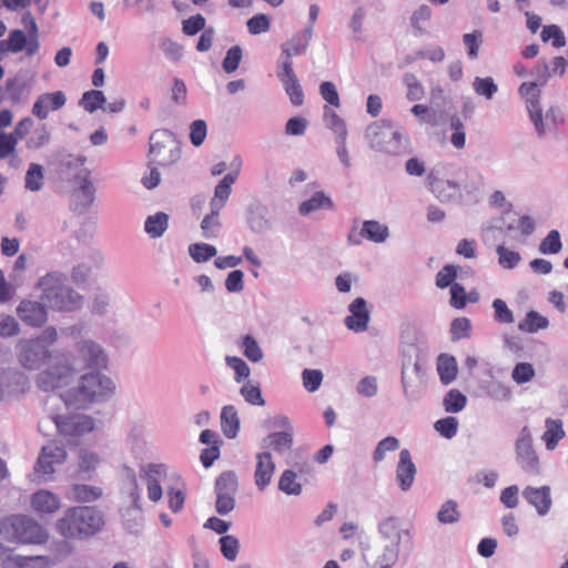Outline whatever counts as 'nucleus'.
Here are the masks:
<instances>
[{
	"instance_id": "f257e3e1",
	"label": "nucleus",
	"mask_w": 568,
	"mask_h": 568,
	"mask_svg": "<svg viewBox=\"0 0 568 568\" xmlns=\"http://www.w3.org/2000/svg\"><path fill=\"white\" fill-rule=\"evenodd\" d=\"M74 351L75 355H47L41 365L38 359V387L44 390L60 388L68 385L79 371L106 366L104 349L92 339L79 341Z\"/></svg>"
},
{
	"instance_id": "f03ea898",
	"label": "nucleus",
	"mask_w": 568,
	"mask_h": 568,
	"mask_svg": "<svg viewBox=\"0 0 568 568\" xmlns=\"http://www.w3.org/2000/svg\"><path fill=\"white\" fill-rule=\"evenodd\" d=\"M409 531L397 517H387L377 524L376 535L363 549V559L368 568H394L400 558L402 545Z\"/></svg>"
},
{
	"instance_id": "7ed1b4c3",
	"label": "nucleus",
	"mask_w": 568,
	"mask_h": 568,
	"mask_svg": "<svg viewBox=\"0 0 568 568\" xmlns=\"http://www.w3.org/2000/svg\"><path fill=\"white\" fill-rule=\"evenodd\" d=\"M425 347L422 334L414 327L407 326L400 333V384L404 397L415 402L422 395L420 355Z\"/></svg>"
},
{
	"instance_id": "20e7f679",
	"label": "nucleus",
	"mask_w": 568,
	"mask_h": 568,
	"mask_svg": "<svg viewBox=\"0 0 568 568\" xmlns=\"http://www.w3.org/2000/svg\"><path fill=\"white\" fill-rule=\"evenodd\" d=\"M64 282V276L59 273L47 274L38 282V326L47 321L41 308L72 312L81 307L83 296Z\"/></svg>"
},
{
	"instance_id": "39448f33",
	"label": "nucleus",
	"mask_w": 568,
	"mask_h": 568,
	"mask_svg": "<svg viewBox=\"0 0 568 568\" xmlns=\"http://www.w3.org/2000/svg\"><path fill=\"white\" fill-rule=\"evenodd\" d=\"M115 393V384L106 375L100 372H91L82 375L77 385L61 394V399L68 408L89 409L98 403H102Z\"/></svg>"
},
{
	"instance_id": "423d86ee",
	"label": "nucleus",
	"mask_w": 568,
	"mask_h": 568,
	"mask_svg": "<svg viewBox=\"0 0 568 568\" xmlns=\"http://www.w3.org/2000/svg\"><path fill=\"white\" fill-rule=\"evenodd\" d=\"M365 139L371 149L398 156L409 152L410 141L404 129L383 119L366 128Z\"/></svg>"
},
{
	"instance_id": "0eeeda50",
	"label": "nucleus",
	"mask_w": 568,
	"mask_h": 568,
	"mask_svg": "<svg viewBox=\"0 0 568 568\" xmlns=\"http://www.w3.org/2000/svg\"><path fill=\"white\" fill-rule=\"evenodd\" d=\"M104 525L103 514L93 507L75 506L69 508L57 524V530L65 538H88Z\"/></svg>"
},
{
	"instance_id": "6e6552de",
	"label": "nucleus",
	"mask_w": 568,
	"mask_h": 568,
	"mask_svg": "<svg viewBox=\"0 0 568 568\" xmlns=\"http://www.w3.org/2000/svg\"><path fill=\"white\" fill-rule=\"evenodd\" d=\"M122 478L123 491L131 501V507L125 509L122 514L123 524L130 532L138 534L143 527L141 489L138 485L136 474L132 467L124 466L122 468Z\"/></svg>"
},
{
	"instance_id": "1a4fd4ad",
	"label": "nucleus",
	"mask_w": 568,
	"mask_h": 568,
	"mask_svg": "<svg viewBox=\"0 0 568 568\" xmlns=\"http://www.w3.org/2000/svg\"><path fill=\"white\" fill-rule=\"evenodd\" d=\"M146 486L148 498L158 503L163 497V486L169 487L168 481L180 480L175 471H171L168 465L162 463H148L140 466L136 478Z\"/></svg>"
},
{
	"instance_id": "9d476101",
	"label": "nucleus",
	"mask_w": 568,
	"mask_h": 568,
	"mask_svg": "<svg viewBox=\"0 0 568 568\" xmlns=\"http://www.w3.org/2000/svg\"><path fill=\"white\" fill-rule=\"evenodd\" d=\"M52 419L59 434L72 444L97 430L100 424L97 418L87 414L55 415Z\"/></svg>"
},
{
	"instance_id": "9b49d317",
	"label": "nucleus",
	"mask_w": 568,
	"mask_h": 568,
	"mask_svg": "<svg viewBox=\"0 0 568 568\" xmlns=\"http://www.w3.org/2000/svg\"><path fill=\"white\" fill-rule=\"evenodd\" d=\"M150 156L161 166L174 163L180 156L174 134L169 130L154 131L150 138Z\"/></svg>"
},
{
	"instance_id": "f8f14e48",
	"label": "nucleus",
	"mask_w": 568,
	"mask_h": 568,
	"mask_svg": "<svg viewBox=\"0 0 568 568\" xmlns=\"http://www.w3.org/2000/svg\"><path fill=\"white\" fill-rule=\"evenodd\" d=\"M0 538L8 541L32 544L36 540V524L22 515L4 518L0 520Z\"/></svg>"
},
{
	"instance_id": "ddd939ff",
	"label": "nucleus",
	"mask_w": 568,
	"mask_h": 568,
	"mask_svg": "<svg viewBox=\"0 0 568 568\" xmlns=\"http://www.w3.org/2000/svg\"><path fill=\"white\" fill-rule=\"evenodd\" d=\"M515 452L516 460L525 473L530 475L539 474V459L532 446L530 429L527 426H524L518 434Z\"/></svg>"
},
{
	"instance_id": "4468645a",
	"label": "nucleus",
	"mask_w": 568,
	"mask_h": 568,
	"mask_svg": "<svg viewBox=\"0 0 568 568\" xmlns=\"http://www.w3.org/2000/svg\"><path fill=\"white\" fill-rule=\"evenodd\" d=\"M63 187L69 193V206L73 213L85 214L93 206L97 190L91 179Z\"/></svg>"
},
{
	"instance_id": "2eb2a0df",
	"label": "nucleus",
	"mask_w": 568,
	"mask_h": 568,
	"mask_svg": "<svg viewBox=\"0 0 568 568\" xmlns=\"http://www.w3.org/2000/svg\"><path fill=\"white\" fill-rule=\"evenodd\" d=\"M67 459V450L61 443L52 442L41 448L38 456V479H50L57 467Z\"/></svg>"
},
{
	"instance_id": "dca6fc26",
	"label": "nucleus",
	"mask_w": 568,
	"mask_h": 568,
	"mask_svg": "<svg viewBox=\"0 0 568 568\" xmlns=\"http://www.w3.org/2000/svg\"><path fill=\"white\" fill-rule=\"evenodd\" d=\"M85 158L82 155H64L59 163L58 175L63 186L77 184L90 179V171L84 166Z\"/></svg>"
},
{
	"instance_id": "f3484780",
	"label": "nucleus",
	"mask_w": 568,
	"mask_h": 568,
	"mask_svg": "<svg viewBox=\"0 0 568 568\" xmlns=\"http://www.w3.org/2000/svg\"><path fill=\"white\" fill-rule=\"evenodd\" d=\"M529 118L534 123L535 131L538 138L544 139L549 134L557 132L558 124L562 122L560 111L556 108H549L542 114L541 108L529 111Z\"/></svg>"
},
{
	"instance_id": "a211bd4d",
	"label": "nucleus",
	"mask_w": 568,
	"mask_h": 568,
	"mask_svg": "<svg viewBox=\"0 0 568 568\" xmlns=\"http://www.w3.org/2000/svg\"><path fill=\"white\" fill-rule=\"evenodd\" d=\"M275 425L284 428L283 432H275L263 439V446L275 453H285L293 446V428L286 416L275 419Z\"/></svg>"
},
{
	"instance_id": "6ab92c4d",
	"label": "nucleus",
	"mask_w": 568,
	"mask_h": 568,
	"mask_svg": "<svg viewBox=\"0 0 568 568\" xmlns=\"http://www.w3.org/2000/svg\"><path fill=\"white\" fill-rule=\"evenodd\" d=\"M104 265L105 260L102 253L99 250L92 248L89 251L85 260L72 268L71 278L75 284L84 283L97 275Z\"/></svg>"
},
{
	"instance_id": "aec40b11",
	"label": "nucleus",
	"mask_w": 568,
	"mask_h": 568,
	"mask_svg": "<svg viewBox=\"0 0 568 568\" xmlns=\"http://www.w3.org/2000/svg\"><path fill=\"white\" fill-rule=\"evenodd\" d=\"M277 77L284 87V90L288 95L292 104L301 105L304 101V93L293 70V62L291 60L282 61L277 71Z\"/></svg>"
},
{
	"instance_id": "412c9836",
	"label": "nucleus",
	"mask_w": 568,
	"mask_h": 568,
	"mask_svg": "<svg viewBox=\"0 0 568 568\" xmlns=\"http://www.w3.org/2000/svg\"><path fill=\"white\" fill-rule=\"evenodd\" d=\"M30 389L26 375L17 371H0V402L17 397Z\"/></svg>"
},
{
	"instance_id": "4be33fe9",
	"label": "nucleus",
	"mask_w": 568,
	"mask_h": 568,
	"mask_svg": "<svg viewBox=\"0 0 568 568\" xmlns=\"http://www.w3.org/2000/svg\"><path fill=\"white\" fill-rule=\"evenodd\" d=\"M427 184L430 192L442 202H453L460 197V185L448 179H443L435 171L427 175Z\"/></svg>"
},
{
	"instance_id": "5701e85b",
	"label": "nucleus",
	"mask_w": 568,
	"mask_h": 568,
	"mask_svg": "<svg viewBox=\"0 0 568 568\" xmlns=\"http://www.w3.org/2000/svg\"><path fill=\"white\" fill-rule=\"evenodd\" d=\"M101 464L102 457L98 452L87 447L80 448L77 452L75 477L83 480H91Z\"/></svg>"
},
{
	"instance_id": "b1692460",
	"label": "nucleus",
	"mask_w": 568,
	"mask_h": 568,
	"mask_svg": "<svg viewBox=\"0 0 568 568\" xmlns=\"http://www.w3.org/2000/svg\"><path fill=\"white\" fill-rule=\"evenodd\" d=\"M525 500L535 508L539 516H546L552 505L549 486H526L523 490Z\"/></svg>"
},
{
	"instance_id": "393cba45",
	"label": "nucleus",
	"mask_w": 568,
	"mask_h": 568,
	"mask_svg": "<svg viewBox=\"0 0 568 568\" xmlns=\"http://www.w3.org/2000/svg\"><path fill=\"white\" fill-rule=\"evenodd\" d=\"M255 459L254 484L260 491H263L272 481L275 463L270 452L257 453Z\"/></svg>"
},
{
	"instance_id": "a878e982",
	"label": "nucleus",
	"mask_w": 568,
	"mask_h": 568,
	"mask_svg": "<svg viewBox=\"0 0 568 568\" xmlns=\"http://www.w3.org/2000/svg\"><path fill=\"white\" fill-rule=\"evenodd\" d=\"M417 469L408 449H402L396 466V481L403 491H408L415 480Z\"/></svg>"
},
{
	"instance_id": "bb28decb",
	"label": "nucleus",
	"mask_w": 568,
	"mask_h": 568,
	"mask_svg": "<svg viewBox=\"0 0 568 568\" xmlns=\"http://www.w3.org/2000/svg\"><path fill=\"white\" fill-rule=\"evenodd\" d=\"M349 315L345 317V325L354 332H364L367 329L369 322V312L366 301L363 297L355 298L348 305Z\"/></svg>"
},
{
	"instance_id": "cd10ccee",
	"label": "nucleus",
	"mask_w": 568,
	"mask_h": 568,
	"mask_svg": "<svg viewBox=\"0 0 568 568\" xmlns=\"http://www.w3.org/2000/svg\"><path fill=\"white\" fill-rule=\"evenodd\" d=\"M246 221L250 230L256 234H264L272 226L268 219V210L260 202L251 203L247 206Z\"/></svg>"
},
{
	"instance_id": "c85d7f7f",
	"label": "nucleus",
	"mask_w": 568,
	"mask_h": 568,
	"mask_svg": "<svg viewBox=\"0 0 568 568\" xmlns=\"http://www.w3.org/2000/svg\"><path fill=\"white\" fill-rule=\"evenodd\" d=\"M103 490L99 486L74 483L68 486L64 496L68 500L78 504L93 503L100 499Z\"/></svg>"
},
{
	"instance_id": "c756f323",
	"label": "nucleus",
	"mask_w": 568,
	"mask_h": 568,
	"mask_svg": "<svg viewBox=\"0 0 568 568\" xmlns=\"http://www.w3.org/2000/svg\"><path fill=\"white\" fill-rule=\"evenodd\" d=\"M67 97L62 91L45 92L38 95V119H47L51 112L62 109Z\"/></svg>"
},
{
	"instance_id": "7c9ffc66",
	"label": "nucleus",
	"mask_w": 568,
	"mask_h": 568,
	"mask_svg": "<svg viewBox=\"0 0 568 568\" xmlns=\"http://www.w3.org/2000/svg\"><path fill=\"white\" fill-rule=\"evenodd\" d=\"M312 37L311 29L304 28L301 32L294 34L291 40L282 44V55L285 57V60H291L292 57L305 53Z\"/></svg>"
},
{
	"instance_id": "2f4dec72",
	"label": "nucleus",
	"mask_w": 568,
	"mask_h": 568,
	"mask_svg": "<svg viewBox=\"0 0 568 568\" xmlns=\"http://www.w3.org/2000/svg\"><path fill=\"white\" fill-rule=\"evenodd\" d=\"M235 183L234 174H225L214 187L213 196L210 200V209L222 211L226 205L231 194L232 186Z\"/></svg>"
},
{
	"instance_id": "473e14b6",
	"label": "nucleus",
	"mask_w": 568,
	"mask_h": 568,
	"mask_svg": "<svg viewBox=\"0 0 568 568\" xmlns=\"http://www.w3.org/2000/svg\"><path fill=\"white\" fill-rule=\"evenodd\" d=\"M359 235L371 242L382 244L389 237V229L376 220H367L363 222Z\"/></svg>"
},
{
	"instance_id": "72a5a7b5",
	"label": "nucleus",
	"mask_w": 568,
	"mask_h": 568,
	"mask_svg": "<svg viewBox=\"0 0 568 568\" xmlns=\"http://www.w3.org/2000/svg\"><path fill=\"white\" fill-rule=\"evenodd\" d=\"M546 430L541 436L548 450H554L559 440L565 437V430L562 422L560 419L546 418L545 420Z\"/></svg>"
},
{
	"instance_id": "f704fd0d",
	"label": "nucleus",
	"mask_w": 568,
	"mask_h": 568,
	"mask_svg": "<svg viewBox=\"0 0 568 568\" xmlns=\"http://www.w3.org/2000/svg\"><path fill=\"white\" fill-rule=\"evenodd\" d=\"M221 428L225 437L235 438L240 429V418L233 405H226L221 412Z\"/></svg>"
},
{
	"instance_id": "c9c22d12",
	"label": "nucleus",
	"mask_w": 568,
	"mask_h": 568,
	"mask_svg": "<svg viewBox=\"0 0 568 568\" xmlns=\"http://www.w3.org/2000/svg\"><path fill=\"white\" fill-rule=\"evenodd\" d=\"M323 119L325 126L334 133L335 140L347 139L348 132L345 121L331 106H324Z\"/></svg>"
},
{
	"instance_id": "e433bc0d",
	"label": "nucleus",
	"mask_w": 568,
	"mask_h": 568,
	"mask_svg": "<svg viewBox=\"0 0 568 568\" xmlns=\"http://www.w3.org/2000/svg\"><path fill=\"white\" fill-rule=\"evenodd\" d=\"M485 394L495 402L508 403L513 399V388L500 381H488L483 385Z\"/></svg>"
},
{
	"instance_id": "4c0bfd02",
	"label": "nucleus",
	"mask_w": 568,
	"mask_h": 568,
	"mask_svg": "<svg viewBox=\"0 0 568 568\" xmlns=\"http://www.w3.org/2000/svg\"><path fill=\"white\" fill-rule=\"evenodd\" d=\"M57 339L58 332L53 326H47L38 333V359H40V364L47 355L62 354L59 351L48 349Z\"/></svg>"
},
{
	"instance_id": "58836bf2",
	"label": "nucleus",
	"mask_w": 568,
	"mask_h": 568,
	"mask_svg": "<svg viewBox=\"0 0 568 568\" xmlns=\"http://www.w3.org/2000/svg\"><path fill=\"white\" fill-rule=\"evenodd\" d=\"M169 227V215L164 212H156L149 215L144 222V231L151 239L161 237Z\"/></svg>"
},
{
	"instance_id": "ea45409f",
	"label": "nucleus",
	"mask_w": 568,
	"mask_h": 568,
	"mask_svg": "<svg viewBox=\"0 0 568 568\" xmlns=\"http://www.w3.org/2000/svg\"><path fill=\"white\" fill-rule=\"evenodd\" d=\"M17 356L23 367L32 371L36 367V342L32 338L20 339L17 345Z\"/></svg>"
},
{
	"instance_id": "a19ab883",
	"label": "nucleus",
	"mask_w": 568,
	"mask_h": 568,
	"mask_svg": "<svg viewBox=\"0 0 568 568\" xmlns=\"http://www.w3.org/2000/svg\"><path fill=\"white\" fill-rule=\"evenodd\" d=\"M220 213V210L210 209V213L202 219L200 227L204 239L213 240L219 236L222 226Z\"/></svg>"
},
{
	"instance_id": "79ce46f5",
	"label": "nucleus",
	"mask_w": 568,
	"mask_h": 568,
	"mask_svg": "<svg viewBox=\"0 0 568 568\" xmlns=\"http://www.w3.org/2000/svg\"><path fill=\"white\" fill-rule=\"evenodd\" d=\"M437 372L444 385L450 384L457 376V362L454 356L442 354L437 362Z\"/></svg>"
},
{
	"instance_id": "37998d69",
	"label": "nucleus",
	"mask_w": 568,
	"mask_h": 568,
	"mask_svg": "<svg viewBox=\"0 0 568 568\" xmlns=\"http://www.w3.org/2000/svg\"><path fill=\"white\" fill-rule=\"evenodd\" d=\"M333 201L326 196L323 192H316L313 196L306 201H303L298 206V212L302 215H307L314 211L321 209H332Z\"/></svg>"
},
{
	"instance_id": "c03bdc74",
	"label": "nucleus",
	"mask_w": 568,
	"mask_h": 568,
	"mask_svg": "<svg viewBox=\"0 0 568 568\" xmlns=\"http://www.w3.org/2000/svg\"><path fill=\"white\" fill-rule=\"evenodd\" d=\"M549 325V321L547 317L542 316L536 311H529L525 318L519 322L518 328L526 333H537L540 329L547 328Z\"/></svg>"
},
{
	"instance_id": "a18cd8bd",
	"label": "nucleus",
	"mask_w": 568,
	"mask_h": 568,
	"mask_svg": "<svg viewBox=\"0 0 568 568\" xmlns=\"http://www.w3.org/2000/svg\"><path fill=\"white\" fill-rule=\"evenodd\" d=\"M61 507L60 497L47 489H38V514H52Z\"/></svg>"
},
{
	"instance_id": "49530a36",
	"label": "nucleus",
	"mask_w": 568,
	"mask_h": 568,
	"mask_svg": "<svg viewBox=\"0 0 568 568\" xmlns=\"http://www.w3.org/2000/svg\"><path fill=\"white\" fill-rule=\"evenodd\" d=\"M538 82H524L518 89L523 99H525L527 111L540 108V91L538 90Z\"/></svg>"
},
{
	"instance_id": "de8ad7c7",
	"label": "nucleus",
	"mask_w": 568,
	"mask_h": 568,
	"mask_svg": "<svg viewBox=\"0 0 568 568\" xmlns=\"http://www.w3.org/2000/svg\"><path fill=\"white\" fill-rule=\"evenodd\" d=\"M106 100L105 95L100 90H90L83 93L79 104L89 113H93L99 109L104 108Z\"/></svg>"
},
{
	"instance_id": "09e8293b",
	"label": "nucleus",
	"mask_w": 568,
	"mask_h": 568,
	"mask_svg": "<svg viewBox=\"0 0 568 568\" xmlns=\"http://www.w3.org/2000/svg\"><path fill=\"white\" fill-rule=\"evenodd\" d=\"M237 491V476L234 471L222 473L215 481V494L234 495Z\"/></svg>"
},
{
	"instance_id": "8fccbe9b",
	"label": "nucleus",
	"mask_w": 568,
	"mask_h": 568,
	"mask_svg": "<svg viewBox=\"0 0 568 568\" xmlns=\"http://www.w3.org/2000/svg\"><path fill=\"white\" fill-rule=\"evenodd\" d=\"M124 443L132 454L140 452L144 445L143 427L139 424H132L126 430Z\"/></svg>"
},
{
	"instance_id": "3c124183",
	"label": "nucleus",
	"mask_w": 568,
	"mask_h": 568,
	"mask_svg": "<svg viewBox=\"0 0 568 568\" xmlns=\"http://www.w3.org/2000/svg\"><path fill=\"white\" fill-rule=\"evenodd\" d=\"M437 519L443 525L456 524L460 519L457 503L454 500H446L437 511Z\"/></svg>"
},
{
	"instance_id": "603ef678",
	"label": "nucleus",
	"mask_w": 568,
	"mask_h": 568,
	"mask_svg": "<svg viewBox=\"0 0 568 568\" xmlns=\"http://www.w3.org/2000/svg\"><path fill=\"white\" fill-rule=\"evenodd\" d=\"M296 477L293 470H284L278 480V489L286 495L298 496L302 493V485L296 480Z\"/></svg>"
},
{
	"instance_id": "864d4df0",
	"label": "nucleus",
	"mask_w": 568,
	"mask_h": 568,
	"mask_svg": "<svg viewBox=\"0 0 568 568\" xmlns=\"http://www.w3.org/2000/svg\"><path fill=\"white\" fill-rule=\"evenodd\" d=\"M399 448V440L395 436H387L378 442L372 454L374 463L378 464L386 458L387 453L395 452Z\"/></svg>"
},
{
	"instance_id": "5fc2aeb1",
	"label": "nucleus",
	"mask_w": 568,
	"mask_h": 568,
	"mask_svg": "<svg viewBox=\"0 0 568 568\" xmlns=\"http://www.w3.org/2000/svg\"><path fill=\"white\" fill-rule=\"evenodd\" d=\"M216 253V247L206 243H193L189 246V254L196 263L207 262Z\"/></svg>"
},
{
	"instance_id": "6e6d98bb",
	"label": "nucleus",
	"mask_w": 568,
	"mask_h": 568,
	"mask_svg": "<svg viewBox=\"0 0 568 568\" xmlns=\"http://www.w3.org/2000/svg\"><path fill=\"white\" fill-rule=\"evenodd\" d=\"M498 255V264L506 270L515 268L521 261V256L517 251L510 250L505 245H498L496 248Z\"/></svg>"
},
{
	"instance_id": "4d7b16f0",
	"label": "nucleus",
	"mask_w": 568,
	"mask_h": 568,
	"mask_svg": "<svg viewBox=\"0 0 568 568\" xmlns=\"http://www.w3.org/2000/svg\"><path fill=\"white\" fill-rule=\"evenodd\" d=\"M473 89L476 94L484 97L487 100H491L498 91V87L491 77H476L473 82Z\"/></svg>"
},
{
	"instance_id": "13d9d810",
	"label": "nucleus",
	"mask_w": 568,
	"mask_h": 568,
	"mask_svg": "<svg viewBox=\"0 0 568 568\" xmlns=\"http://www.w3.org/2000/svg\"><path fill=\"white\" fill-rule=\"evenodd\" d=\"M467 397L458 389H450L444 397V407L448 413H459L466 406Z\"/></svg>"
},
{
	"instance_id": "bf43d9fd",
	"label": "nucleus",
	"mask_w": 568,
	"mask_h": 568,
	"mask_svg": "<svg viewBox=\"0 0 568 568\" xmlns=\"http://www.w3.org/2000/svg\"><path fill=\"white\" fill-rule=\"evenodd\" d=\"M491 306L494 310V320L497 323L510 325L515 322L514 313L504 300L495 298Z\"/></svg>"
},
{
	"instance_id": "052dcab7",
	"label": "nucleus",
	"mask_w": 568,
	"mask_h": 568,
	"mask_svg": "<svg viewBox=\"0 0 568 568\" xmlns=\"http://www.w3.org/2000/svg\"><path fill=\"white\" fill-rule=\"evenodd\" d=\"M430 17L432 9L426 4H422L413 12L410 17V24L414 28L416 34H425L427 32L423 27V23L428 21Z\"/></svg>"
},
{
	"instance_id": "680f3d73",
	"label": "nucleus",
	"mask_w": 568,
	"mask_h": 568,
	"mask_svg": "<svg viewBox=\"0 0 568 568\" xmlns=\"http://www.w3.org/2000/svg\"><path fill=\"white\" fill-rule=\"evenodd\" d=\"M407 93L406 97L409 101H419L424 98L425 91L422 83L417 80L416 75L406 73L403 79Z\"/></svg>"
},
{
	"instance_id": "e2e57ef3",
	"label": "nucleus",
	"mask_w": 568,
	"mask_h": 568,
	"mask_svg": "<svg viewBox=\"0 0 568 568\" xmlns=\"http://www.w3.org/2000/svg\"><path fill=\"white\" fill-rule=\"evenodd\" d=\"M449 125L453 130L450 143L458 150L463 149L466 143V133L463 121L457 115H454L450 119Z\"/></svg>"
},
{
	"instance_id": "0e129e2a",
	"label": "nucleus",
	"mask_w": 568,
	"mask_h": 568,
	"mask_svg": "<svg viewBox=\"0 0 568 568\" xmlns=\"http://www.w3.org/2000/svg\"><path fill=\"white\" fill-rule=\"evenodd\" d=\"M562 243L560 234L557 230H551L548 235L539 244V251L542 254H556L560 252Z\"/></svg>"
},
{
	"instance_id": "69168bd1",
	"label": "nucleus",
	"mask_w": 568,
	"mask_h": 568,
	"mask_svg": "<svg viewBox=\"0 0 568 568\" xmlns=\"http://www.w3.org/2000/svg\"><path fill=\"white\" fill-rule=\"evenodd\" d=\"M463 43L467 49L468 57L474 60L478 57L479 48L483 43V33L479 30H475L470 33L463 36Z\"/></svg>"
},
{
	"instance_id": "338daca9",
	"label": "nucleus",
	"mask_w": 568,
	"mask_h": 568,
	"mask_svg": "<svg viewBox=\"0 0 568 568\" xmlns=\"http://www.w3.org/2000/svg\"><path fill=\"white\" fill-rule=\"evenodd\" d=\"M434 428L443 437L447 439H452L456 436L458 429V420L456 417L448 416L442 419H438L434 424Z\"/></svg>"
},
{
	"instance_id": "774afa93",
	"label": "nucleus",
	"mask_w": 568,
	"mask_h": 568,
	"mask_svg": "<svg viewBox=\"0 0 568 568\" xmlns=\"http://www.w3.org/2000/svg\"><path fill=\"white\" fill-rule=\"evenodd\" d=\"M541 39L545 42L551 41L555 48H561L566 44L565 34L556 24L544 27L541 31Z\"/></svg>"
}]
</instances>
